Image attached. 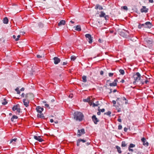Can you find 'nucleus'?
<instances>
[{"label": "nucleus", "instance_id": "1", "mask_svg": "<svg viewBox=\"0 0 154 154\" xmlns=\"http://www.w3.org/2000/svg\"><path fill=\"white\" fill-rule=\"evenodd\" d=\"M74 119L76 121H81L83 119L84 116L81 112H76L74 114Z\"/></svg>", "mask_w": 154, "mask_h": 154}, {"label": "nucleus", "instance_id": "2", "mask_svg": "<svg viewBox=\"0 0 154 154\" xmlns=\"http://www.w3.org/2000/svg\"><path fill=\"white\" fill-rule=\"evenodd\" d=\"M36 109L38 113L37 114L38 117L40 118H43L44 116L42 112L44 110L43 108L40 106H38L36 107Z\"/></svg>", "mask_w": 154, "mask_h": 154}, {"label": "nucleus", "instance_id": "3", "mask_svg": "<svg viewBox=\"0 0 154 154\" xmlns=\"http://www.w3.org/2000/svg\"><path fill=\"white\" fill-rule=\"evenodd\" d=\"M140 75L138 72H137L135 74L133 75V77L134 78L135 81L133 82V84H135L136 82L138 81L140 79Z\"/></svg>", "mask_w": 154, "mask_h": 154}, {"label": "nucleus", "instance_id": "4", "mask_svg": "<svg viewBox=\"0 0 154 154\" xmlns=\"http://www.w3.org/2000/svg\"><path fill=\"white\" fill-rule=\"evenodd\" d=\"M12 110L13 111L16 110L18 113H19L20 111V106L18 104L14 106L13 107Z\"/></svg>", "mask_w": 154, "mask_h": 154}, {"label": "nucleus", "instance_id": "5", "mask_svg": "<svg viewBox=\"0 0 154 154\" xmlns=\"http://www.w3.org/2000/svg\"><path fill=\"white\" fill-rule=\"evenodd\" d=\"M85 36L87 38V40H88L89 43H91L92 42V39L91 35L89 34H86Z\"/></svg>", "mask_w": 154, "mask_h": 154}, {"label": "nucleus", "instance_id": "6", "mask_svg": "<svg viewBox=\"0 0 154 154\" xmlns=\"http://www.w3.org/2000/svg\"><path fill=\"white\" fill-rule=\"evenodd\" d=\"M85 133V131L83 128L82 129L80 130L79 129L78 130L77 136L78 137H80L81 136L82 134H84Z\"/></svg>", "mask_w": 154, "mask_h": 154}, {"label": "nucleus", "instance_id": "7", "mask_svg": "<svg viewBox=\"0 0 154 154\" xmlns=\"http://www.w3.org/2000/svg\"><path fill=\"white\" fill-rule=\"evenodd\" d=\"M144 24V27L146 28L150 29L152 26V24L149 22H147Z\"/></svg>", "mask_w": 154, "mask_h": 154}, {"label": "nucleus", "instance_id": "8", "mask_svg": "<svg viewBox=\"0 0 154 154\" xmlns=\"http://www.w3.org/2000/svg\"><path fill=\"white\" fill-rule=\"evenodd\" d=\"M141 141L143 143V145L145 146H148L149 145L148 143L146 141L144 137H143L141 139Z\"/></svg>", "mask_w": 154, "mask_h": 154}, {"label": "nucleus", "instance_id": "9", "mask_svg": "<svg viewBox=\"0 0 154 154\" xmlns=\"http://www.w3.org/2000/svg\"><path fill=\"white\" fill-rule=\"evenodd\" d=\"M23 103L24 105L26 107H27L29 106V102L28 100L26 99H23Z\"/></svg>", "mask_w": 154, "mask_h": 154}, {"label": "nucleus", "instance_id": "10", "mask_svg": "<svg viewBox=\"0 0 154 154\" xmlns=\"http://www.w3.org/2000/svg\"><path fill=\"white\" fill-rule=\"evenodd\" d=\"M92 119L94 123L97 124L98 122H99V120L96 118L95 115H93L92 117Z\"/></svg>", "mask_w": 154, "mask_h": 154}, {"label": "nucleus", "instance_id": "11", "mask_svg": "<svg viewBox=\"0 0 154 154\" xmlns=\"http://www.w3.org/2000/svg\"><path fill=\"white\" fill-rule=\"evenodd\" d=\"M34 138L36 140L40 142H42L43 141V140L41 138L40 136H34Z\"/></svg>", "mask_w": 154, "mask_h": 154}, {"label": "nucleus", "instance_id": "12", "mask_svg": "<svg viewBox=\"0 0 154 154\" xmlns=\"http://www.w3.org/2000/svg\"><path fill=\"white\" fill-rule=\"evenodd\" d=\"M54 63L55 64H57L60 61V60L57 57H54Z\"/></svg>", "mask_w": 154, "mask_h": 154}, {"label": "nucleus", "instance_id": "13", "mask_svg": "<svg viewBox=\"0 0 154 154\" xmlns=\"http://www.w3.org/2000/svg\"><path fill=\"white\" fill-rule=\"evenodd\" d=\"M118 80L116 79L114 80V81L112 83L109 84V85L110 86H116L117 85V82H118Z\"/></svg>", "mask_w": 154, "mask_h": 154}, {"label": "nucleus", "instance_id": "14", "mask_svg": "<svg viewBox=\"0 0 154 154\" xmlns=\"http://www.w3.org/2000/svg\"><path fill=\"white\" fill-rule=\"evenodd\" d=\"M148 9L146 8L145 6H143V8L141 9V12L147 13L148 12Z\"/></svg>", "mask_w": 154, "mask_h": 154}, {"label": "nucleus", "instance_id": "15", "mask_svg": "<svg viewBox=\"0 0 154 154\" xmlns=\"http://www.w3.org/2000/svg\"><path fill=\"white\" fill-rule=\"evenodd\" d=\"M95 8L96 9H98L100 10H102L103 9V8L99 5H97L95 6Z\"/></svg>", "mask_w": 154, "mask_h": 154}, {"label": "nucleus", "instance_id": "16", "mask_svg": "<svg viewBox=\"0 0 154 154\" xmlns=\"http://www.w3.org/2000/svg\"><path fill=\"white\" fill-rule=\"evenodd\" d=\"M65 23L66 22L65 20H62L58 23V25L59 26H60L62 25H64L65 24Z\"/></svg>", "mask_w": 154, "mask_h": 154}, {"label": "nucleus", "instance_id": "17", "mask_svg": "<svg viewBox=\"0 0 154 154\" xmlns=\"http://www.w3.org/2000/svg\"><path fill=\"white\" fill-rule=\"evenodd\" d=\"M75 29L78 31H80L81 30V29L80 25H77Z\"/></svg>", "mask_w": 154, "mask_h": 154}, {"label": "nucleus", "instance_id": "18", "mask_svg": "<svg viewBox=\"0 0 154 154\" xmlns=\"http://www.w3.org/2000/svg\"><path fill=\"white\" fill-rule=\"evenodd\" d=\"M100 14L99 15V17H103L106 15L105 13L103 11H101L100 12Z\"/></svg>", "mask_w": 154, "mask_h": 154}, {"label": "nucleus", "instance_id": "19", "mask_svg": "<svg viewBox=\"0 0 154 154\" xmlns=\"http://www.w3.org/2000/svg\"><path fill=\"white\" fill-rule=\"evenodd\" d=\"M8 19L7 17H5L3 20V22L5 24H7L8 23Z\"/></svg>", "mask_w": 154, "mask_h": 154}, {"label": "nucleus", "instance_id": "20", "mask_svg": "<svg viewBox=\"0 0 154 154\" xmlns=\"http://www.w3.org/2000/svg\"><path fill=\"white\" fill-rule=\"evenodd\" d=\"M116 147L117 149L118 152L119 153H122V151L121 150L120 147L118 146H116Z\"/></svg>", "mask_w": 154, "mask_h": 154}, {"label": "nucleus", "instance_id": "21", "mask_svg": "<svg viewBox=\"0 0 154 154\" xmlns=\"http://www.w3.org/2000/svg\"><path fill=\"white\" fill-rule=\"evenodd\" d=\"M90 97H88L86 99H83V101L84 102H88L90 101Z\"/></svg>", "mask_w": 154, "mask_h": 154}, {"label": "nucleus", "instance_id": "22", "mask_svg": "<svg viewBox=\"0 0 154 154\" xmlns=\"http://www.w3.org/2000/svg\"><path fill=\"white\" fill-rule=\"evenodd\" d=\"M87 77L85 75H83L82 77V81L84 82H87Z\"/></svg>", "mask_w": 154, "mask_h": 154}, {"label": "nucleus", "instance_id": "23", "mask_svg": "<svg viewBox=\"0 0 154 154\" xmlns=\"http://www.w3.org/2000/svg\"><path fill=\"white\" fill-rule=\"evenodd\" d=\"M18 118V117L15 115H14L12 117L11 119V120L12 122L14 121V119H17Z\"/></svg>", "mask_w": 154, "mask_h": 154}, {"label": "nucleus", "instance_id": "24", "mask_svg": "<svg viewBox=\"0 0 154 154\" xmlns=\"http://www.w3.org/2000/svg\"><path fill=\"white\" fill-rule=\"evenodd\" d=\"M127 144L126 143L125 141H122V143L121 146L122 147H124L126 146Z\"/></svg>", "mask_w": 154, "mask_h": 154}, {"label": "nucleus", "instance_id": "25", "mask_svg": "<svg viewBox=\"0 0 154 154\" xmlns=\"http://www.w3.org/2000/svg\"><path fill=\"white\" fill-rule=\"evenodd\" d=\"M76 59V57L74 55L71 56V60L72 61H74Z\"/></svg>", "mask_w": 154, "mask_h": 154}, {"label": "nucleus", "instance_id": "26", "mask_svg": "<svg viewBox=\"0 0 154 154\" xmlns=\"http://www.w3.org/2000/svg\"><path fill=\"white\" fill-rule=\"evenodd\" d=\"M135 146V145L134 144L132 143H131L129 146H128V148H134Z\"/></svg>", "mask_w": 154, "mask_h": 154}, {"label": "nucleus", "instance_id": "27", "mask_svg": "<svg viewBox=\"0 0 154 154\" xmlns=\"http://www.w3.org/2000/svg\"><path fill=\"white\" fill-rule=\"evenodd\" d=\"M145 26V24H139L138 25V28L139 29H141L142 27H144Z\"/></svg>", "mask_w": 154, "mask_h": 154}, {"label": "nucleus", "instance_id": "28", "mask_svg": "<svg viewBox=\"0 0 154 154\" xmlns=\"http://www.w3.org/2000/svg\"><path fill=\"white\" fill-rule=\"evenodd\" d=\"M119 72L121 73V74L122 75H124L125 74L124 71L122 69H120L119 70Z\"/></svg>", "mask_w": 154, "mask_h": 154}, {"label": "nucleus", "instance_id": "29", "mask_svg": "<svg viewBox=\"0 0 154 154\" xmlns=\"http://www.w3.org/2000/svg\"><path fill=\"white\" fill-rule=\"evenodd\" d=\"M103 17L105 18L106 20H107L109 19V16L108 15H105Z\"/></svg>", "mask_w": 154, "mask_h": 154}, {"label": "nucleus", "instance_id": "30", "mask_svg": "<svg viewBox=\"0 0 154 154\" xmlns=\"http://www.w3.org/2000/svg\"><path fill=\"white\" fill-rule=\"evenodd\" d=\"M111 114V112L110 111H108L107 112H105L104 113V115H107L110 116V115Z\"/></svg>", "mask_w": 154, "mask_h": 154}, {"label": "nucleus", "instance_id": "31", "mask_svg": "<svg viewBox=\"0 0 154 154\" xmlns=\"http://www.w3.org/2000/svg\"><path fill=\"white\" fill-rule=\"evenodd\" d=\"M15 91L17 92V93L18 94H19L20 93V91L19 90V89L18 88H16L15 89Z\"/></svg>", "mask_w": 154, "mask_h": 154}, {"label": "nucleus", "instance_id": "32", "mask_svg": "<svg viewBox=\"0 0 154 154\" xmlns=\"http://www.w3.org/2000/svg\"><path fill=\"white\" fill-rule=\"evenodd\" d=\"M122 8H123L124 10L126 11H127L128 10V8L127 6H124L123 7H122Z\"/></svg>", "mask_w": 154, "mask_h": 154}, {"label": "nucleus", "instance_id": "33", "mask_svg": "<svg viewBox=\"0 0 154 154\" xmlns=\"http://www.w3.org/2000/svg\"><path fill=\"white\" fill-rule=\"evenodd\" d=\"M4 101L2 102V104L3 105H6L7 103V102L6 101V99H4Z\"/></svg>", "mask_w": 154, "mask_h": 154}, {"label": "nucleus", "instance_id": "34", "mask_svg": "<svg viewBox=\"0 0 154 154\" xmlns=\"http://www.w3.org/2000/svg\"><path fill=\"white\" fill-rule=\"evenodd\" d=\"M79 141H80V142H82L83 143H85L86 142V140L84 139H79Z\"/></svg>", "mask_w": 154, "mask_h": 154}, {"label": "nucleus", "instance_id": "35", "mask_svg": "<svg viewBox=\"0 0 154 154\" xmlns=\"http://www.w3.org/2000/svg\"><path fill=\"white\" fill-rule=\"evenodd\" d=\"M17 140V138H15L14 139H12L10 141V143H12L13 141H14V142H16V141Z\"/></svg>", "mask_w": 154, "mask_h": 154}, {"label": "nucleus", "instance_id": "36", "mask_svg": "<svg viewBox=\"0 0 154 154\" xmlns=\"http://www.w3.org/2000/svg\"><path fill=\"white\" fill-rule=\"evenodd\" d=\"M98 110L100 111V112H104L105 110L103 108L102 109H98Z\"/></svg>", "mask_w": 154, "mask_h": 154}, {"label": "nucleus", "instance_id": "37", "mask_svg": "<svg viewBox=\"0 0 154 154\" xmlns=\"http://www.w3.org/2000/svg\"><path fill=\"white\" fill-rule=\"evenodd\" d=\"M114 74L112 73H109V77H112L113 75Z\"/></svg>", "mask_w": 154, "mask_h": 154}, {"label": "nucleus", "instance_id": "38", "mask_svg": "<svg viewBox=\"0 0 154 154\" xmlns=\"http://www.w3.org/2000/svg\"><path fill=\"white\" fill-rule=\"evenodd\" d=\"M20 35H18L17 36V38H16L15 40L16 41L18 40L19 38H20Z\"/></svg>", "mask_w": 154, "mask_h": 154}, {"label": "nucleus", "instance_id": "39", "mask_svg": "<svg viewBox=\"0 0 154 154\" xmlns=\"http://www.w3.org/2000/svg\"><path fill=\"white\" fill-rule=\"evenodd\" d=\"M80 141H79V140H78L77 141V146H79L80 145Z\"/></svg>", "mask_w": 154, "mask_h": 154}, {"label": "nucleus", "instance_id": "40", "mask_svg": "<svg viewBox=\"0 0 154 154\" xmlns=\"http://www.w3.org/2000/svg\"><path fill=\"white\" fill-rule=\"evenodd\" d=\"M122 126L121 125H119L118 126V129L121 130L122 129Z\"/></svg>", "mask_w": 154, "mask_h": 154}, {"label": "nucleus", "instance_id": "41", "mask_svg": "<svg viewBox=\"0 0 154 154\" xmlns=\"http://www.w3.org/2000/svg\"><path fill=\"white\" fill-rule=\"evenodd\" d=\"M93 106L94 107L97 106L99 104L98 103L95 104V103H93Z\"/></svg>", "mask_w": 154, "mask_h": 154}, {"label": "nucleus", "instance_id": "42", "mask_svg": "<svg viewBox=\"0 0 154 154\" xmlns=\"http://www.w3.org/2000/svg\"><path fill=\"white\" fill-rule=\"evenodd\" d=\"M128 150L129 151L133 152L134 151V150L130 148H128Z\"/></svg>", "mask_w": 154, "mask_h": 154}, {"label": "nucleus", "instance_id": "43", "mask_svg": "<svg viewBox=\"0 0 154 154\" xmlns=\"http://www.w3.org/2000/svg\"><path fill=\"white\" fill-rule=\"evenodd\" d=\"M128 130V128L126 127H125L124 128V130L125 132H127Z\"/></svg>", "mask_w": 154, "mask_h": 154}, {"label": "nucleus", "instance_id": "44", "mask_svg": "<svg viewBox=\"0 0 154 154\" xmlns=\"http://www.w3.org/2000/svg\"><path fill=\"white\" fill-rule=\"evenodd\" d=\"M112 102L114 104V105H115L116 104V101L115 100H113L112 101Z\"/></svg>", "mask_w": 154, "mask_h": 154}, {"label": "nucleus", "instance_id": "45", "mask_svg": "<svg viewBox=\"0 0 154 154\" xmlns=\"http://www.w3.org/2000/svg\"><path fill=\"white\" fill-rule=\"evenodd\" d=\"M37 57L38 58H41L42 57V56H40V55H37Z\"/></svg>", "mask_w": 154, "mask_h": 154}, {"label": "nucleus", "instance_id": "46", "mask_svg": "<svg viewBox=\"0 0 154 154\" xmlns=\"http://www.w3.org/2000/svg\"><path fill=\"white\" fill-rule=\"evenodd\" d=\"M118 121L119 122H122V120L120 118H118Z\"/></svg>", "mask_w": 154, "mask_h": 154}, {"label": "nucleus", "instance_id": "47", "mask_svg": "<svg viewBox=\"0 0 154 154\" xmlns=\"http://www.w3.org/2000/svg\"><path fill=\"white\" fill-rule=\"evenodd\" d=\"M99 112H97V115H100L101 114V112L100 111H98Z\"/></svg>", "mask_w": 154, "mask_h": 154}, {"label": "nucleus", "instance_id": "48", "mask_svg": "<svg viewBox=\"0 0 154 154\" xmlns=\"http://www.w3.org/2000/svg\"><path fill=\"white\" fill-rule=\"evenodd\" d=\"M69 97H70L71 98H72L73 97V94H70L69 95Z\"/></svg>", "mask_w": 154, "mask_h": 154}, {"label": "nucleus", "instance_id": "49", "mask_svg": "<svg viewBox=\"0 0 154 154\" xmlns=\"http://www.w3.org/2000/svg\"><path fill=\"white\" fill-rule=\"evenodd\" d=\"M149 2L150 3H153V0H149Z\"/></svg>", "mask_w": 154, "mask_h": 154}, {"label": "nucleus", "instance_id": "50", "mask_svg": "<svg viewBox=\"0 0 154 154\" xmlns=\"http://www.w3.org/2000/svg\"><path fill=\"white\" fill-rule=\"evenodd\" d=\"M45 105L46 107H49V105L48 104H45Z\"/></svg>", "mask_w": 154, "mask_h": 154}, {"label": "nucleus", "instance_id": "51", "mask_svg": "<svg viewBox=\"0 0 154 154\" xmlns=\"http://www.w3.org/2000/svg\"><path fill=\"white\" fill-rule=\"evenodd\" d=\"M122 100H126V101H128V100H127L126 99L125 97H123Z\"/></svg>", "mask_w": 154, "mask_h": 154}, {"label": "nucleus", "instance_id": "52", "mask_svg": "<svg viewBox=\"0 0 154 154\" xmlns=\"http://www.w3.org/2000/svg\"><path fill=\"white\" fill-rule=\"evenodd\" d=\"M148 82H149L147 80H146L145 81L144 83L145 84H147Z\"/></svg>", "mask_w": 154, "mask_h": 154}, {"label": "nucleus", "instance_id": "53", "mask_svg": "<svg viewBox=\"0 0 154 154\" xmlns=\"http://www.w3.org/2000/svg\"><path fill=\"white\" fill-rule=\"evenodd\" d=\"M24 90V88H22L20 89V91H23Z\"/></svg>", "mask_w": 154, "mask_h": 154}, {"label": "nucleus", "instance_id": "54", "mask_svg": "<svg viewBox=\"0 0 154 154\" xmlns=\"http://www.w3.org/2000/svg\"><path fill=\"white\" fill-rule=\"evenodd\" d=\"M67 64V63L65 62H63V65H66Z\"/></svg>", "mask_w": 154, "mask_h": 154}, {"label": "nucleus", "instance_id": "55", "mask_svg": "<svg viewBox=\"0 0 154 154\" xmlns=\"http://www.w3.org/2000/svg\"><path fill=\"white\" fill-rule=\"evenodd\" d=\"M100 74L101 75H103V72L102 71H101L100 72Z\"/></svg>", "mask_w": 154, "mask_h": 154}, {"label": "nucleus", "instance_id": "56", "mask_svg": "<svg viewBox=\"0 0 154 154\" xmlns=\"http://www.w3.org/2000/svg\"><path fill=\"white\" fill-rule=\"evenodd\" d=\"M24 95H25L24 94V93H23L22 94H21V96H22V97H24Z\"/></svg>", "mask_w": 154, "mask_h": 154}, {"label": "nucleus", "instance_id": "57", "mask_svg": "<svg viewBox=\"0 0 154 154\" xmlns=\"http://www.w3.org/2000/svg\"><path fill=\"white\" fill-rule=\"evenodd\" d=\"M121 82L122 83H124L125 82V80L123 79H122L121 81Z\"/></svg>", "mask_w": 154, "mask_h": 154}, {"label": "nucleus", "instance_id": "58", "mask_svg": "<svg viewBox=\"0 0 154 154\" xmlns=\"http://www.w3.org/2000/svg\"><path fill=\"white\" fill-rule=\"evenodd\" d=\"M50 121L51 122H53L54 121L52 119H51L50 120Z\"/></svg>", "mask_w": 154, "mask_h": 154}, {"label": "nucleus", "instance_id": "59", "mask_svg": "<svg viewBox=\"0 0 154 154\" xmlns=\"http://www.w3.org/2000/svg\"><path fill=\"white\" fill-rule=\"evenodd\" d=\"M98 42H100V43H101V40L100 39H99V40H98Z\"/></svg>", "mask_w": 154, "mask_h": 154}, {"label": "nucleus", "instance_id": "60", "mask_svg": "<svg viewBox=\"0 0 154 154\" xmlns=\"http://www.w3.org/2000/svg\"><path fill=\"white\" fill-rule=\"evenodd\" d=\"M13 38H14L16 39V36L15 35H13Z\"/></svg>", "mask_w": 154, "mask_h": 154}, {"label": "nucleus", "instance_id": "61", "mask_svg": "<svg viewBox=\"0 0 154 154\" xmlns=\"http://www.w3.org/2000/svg\"><path fill=\"white\" fill-rule=\"evenodd\" d=\"M70 22L71 23H74V22L73 21H72V20H71Z\"/></svg>", "mask_w": 154, "mask_h": 154}, {"label": "nucleus", "instance_id": "62", "mask_svg": "<svg viewBox=\"0 0 154 154\" xmlns=\"http://www.w3.org/2000/svg\"><path fill=\"white\" fill-rule=\"evenodd\" d=\"M116 91H117L116 90V89H115V90H113V92H116Z\"/></svg>", "mask_w": 154, "mask_h": 154}, {"label": "nucleus", "instance_id": "63", "mask_svg": "<svg viewBox=\"0 0 154 154\" xmlns=\"http://www.w3.org/2000/svg\"><path fill=\"white\" fill-rule=\"evenodd\" d=\"M9 115L10 116H11L12 115V114L11 113H10L9 114Z\"/></svg>", "mask_w": 154, "mask_h": 154}, {"label": "nucleus", "instance_id": "64", "mask_svg": "<svg viewBox=\"0 0 154 154\" xmlns=\"http://www.w3.org/2000/svg\"><path fill=\"white\" fill-rule=\"evenodd\" d=\"M127 101H126V102H125V104H126L127 103Z\"/></svg>", "mask_w": 154, "mask_h": 154}]
</instances>
